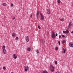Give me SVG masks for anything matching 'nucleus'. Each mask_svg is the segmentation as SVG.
Returning <instances> with one entry per match:
<instances>
[{"mask_svg": "<svg viewBox=\"0 0 73 73\" xmlns=\"http://www.w3.org/2000/svg\"><path fill=\"white\" fill-rule=\"evenodd\" d=\"M50 70L51 72H54V67L52 65H50Z\"/></svg>", "mask_w": 73, "mask_h": 73, "instance_id": "1", "label": "nucleus"}, {"mask_svg": "<svg viewBox=\"0 0 73 73\" xmlns=\"http://www.w3.org/2000/svg\"><path fill=\"white\" fill-rule=\"evenodd\" d=\"M40 15L41 16L40 19L41 20L43 21V20H44V16H43V15H42V14L41 13H40Z\"/></svg>", "mask_w": 73, "mask_h": 73, "instance_id": "2", "label": "nucleus"}, {"mask_svg": "<svg viewBox=\"0 0 73 73\" xmlns=\"http://www.w3.org/2000/svg\"><path fill=\"white\" fill-rule=\"evenodd\" d=\"M25 71L26 72H27L28 70V69H29V67H28V66L27 67H25Z\"/></svg>", "mask_w": 73, "mask_h": 73, "instance_id": "3", "label": "nucleus"}, {"mask_svg": "<svg viewBox=\"0 0 73 73\" xmlns=\"http://www.w3.org/2000/svg\"><path fill=\"white\" fill-rule=\"evenodd\" d=\"M13 57L14 59H16L17 58V55H16V54H14L13 56Z\"/></svg>", "mask_w": 73, "mask_h": 73, "instance_id": "4", "label": "nucleus"}, {"mask_svg": "<svg viewBox=\"0 0 73 73\" xmlns=\"http://www.w3.org/2000/svg\"><path fill=\"white\" fill-rule=\"evenodd\" d=\"M38 15H39V12L38 11H37L36 13V18L38 19Z\"/></svg>", "mask_w": 73, "mask_h": 73, "instance_id": "5", "label": "nucleus"}, {"mask_svg": "<svg viewBox=\"0 0 73 73\" xmlns=\"http://www.w3.org/2000/svg\"><path fill=\"white\" fill-rule=\"evenodd\" d=\"M29 37L28 36H27L26 37V41L27 42H28L29 41Z\"/></svg>", "mask_w": 73, "mask_h": 73, "instance_id": "6", "label": "nucleus"}, {"mask_svg": "<svg viewBox=\"0 0 73 73\" xmlns=\"http://www.w3.org/2000/svg\"><path fill=\"white\" fill-rule=\"evenodd\" d=\"M70 46L71 48L73 47V42H71L70 43Z\"/></svg>", "mask_w": 73, "mask_h": 73, "instance_id": "7", "label": "nucleus"}, {"mask_svg": "<svg viewBox=\"0 0 73 73\" xmlns=\"http://www.w3.org/2000/svg\"><path fill=\"white\" fill-rule=\"evenodd\" d=\"M52 37V38H54L56 37V35L55 34H52L51 36Z\"/></svg>", "mask_w": 73, "mask_h": 73, "instance_id": "8", "label": "nucleus"}, {"mask_svg": "<svg viewBox=\"0 0 73 73\" xmlns=\"http://www.w3.org/2000/svg\"><path fill=\"white\" fill-rule=\"evenodd\" d=\"M69 25L71 27V26H73V23H72L71 22H69Z\"/></svg>", "mask_w": 73, "mask_h": 73, "instance_id": "9", "label": "nucleus"}, {"mask_svg": "<svg viewBox=\"0 0 73 73\" xmlns=\"http://www.w3.org/2000/svg\"><path fill=\"white\" fill-rule=\"evenodd\" d=\"M7 3H4L2 4V5L3 6H7Z\"/></svg>", "mask_w": 73, "mask_h": 73, "instance_id": "10", "label": "nucleus"}, {"mask_svg": "<svg viewBox=\"0 0 73 73\" xmlns=\"http://www.w3.org/2000/svg\"><path fill=\"white\" fill-rule=\"evenodd\" d=\"M47 12L48 14H50V10H47Z\"/></svg>", "mask_w": 73, "mask_h": 73, "instance_id": "11", "label": "nucleus"}, {"mask_svg": "<svg viewBox=\"0 0 73 73\" xmlns=\"http://www.w3.org/2000/svg\"><path fill=\"white\" fill-rule=\"evenodd\" d=\"M3 53L4 54H6V53H7V51L5 49L3 50Z\"/></svg>", "mask_w": 73, "mask_h": 73, "instance_id": "12", "label": "nucleus"}, {"mask_svg": "<svg viewBox=\"0 0 73 73\" xmlns=\"http://www.w3.org/2000/svg\"><path fill=\"white\" fill-rule=\"evenodd\" d=\"M12 35L13 37L16 36V34L14 33H12Z\"/></svg>", "mask_w": 73, "mask_h": 73, "instance_id": "13", "label": "nucleus"}, {"mask_svg": "<svg viewBox=\"0 0 73 73\" xmlns=\"http://www.w3.org/2000/svg\"><path fill=\"white\" fill-rule=\"evenodd\" d=\"M5 46H3L2 47V49L3 50H4L5 49Z\"/></svg>", "mask_w": 73, "mask_h": 73, "instance_id": "14", "label": "nucleus"}, {"mask_svg": "<svg viewBox=\"0 0 73 73\" xmlns=\"http://www.w3.org/2000/svg\"><path fill=\"white\" fill-rule=\"evenodd\" d=\"M71 27V26L68 25V29H70V28Z\"/></svg>", "mask_w": 73, "mask_h": 73, "instance_id": "15", "label": "nucleus"}, {"mask_svg": "<svg viewBox=\"0 0 73 73\" xmlns=\"http://www.w3.org/2000/svg\"><path fill=\"white\" fill-rule=\"evenodd\" d=\"M66 42V41H65V40H63L62 41V44H65V43Z\"/></svg>", "mask_w": 73, "mask_h": 73, "instance_id": "16", "label": "nucleus"}, {"mask_svg": "<svg viewBox=\"0 0 73 73\" xmlns=\"http://www.w3.org/2000/svg\"><path fill=\"white\" fill-rule=\"evenodd\" d=\"M41 41L42 42V43H44V41L43 39H42L41 40Z\"/></svg>", "mask_w": 73, "mask_h": 73, "instance_id": "17", "label": "nucleus"}, {"mask_svg": "<svg viewBox=\"0 0 73 73\" xmlns=\"http://www.w3.org/2000/svg\"><path fill=\"white\" fill-rule=\"evenodd\" d=\"M31 48L29 47L28 48H27V50H28V51H30L31 50Z\"/></svg>", "mask_w": 73, "mask_h": 73, "instance_id": "18", "label": "nucleus"}, {"mask_svg": "<svg viewBox=\"0 0 73 73\" xmlns=\"http://www.w3.org/2000/svg\"><path fill=\"white\" fill-rule=\"evenodd\" d=\"M43 73H48L47 71L46 70L44 71H43Z\"/></svg>", "mask_w": 73, "mask_h": 73, "instance_id": "19", "label": "nucleus"}, {"mask_svg": "<svg viewBox=\"0 0 73 73\" xmlns=\"http://www.w3.org/2000/svg\"><path fill=\"white\" fill-rule=\"evenodd\" d=\"M63 50H64V53H65V51H66V50H65V49H64V48H63Z\"/></svg>", "mask_w": 73, "mask_h": 73, "instance_id": "20", "label": "nucleus"}, {"mask_svg": "<svg viewBox=\"0 0 73 73\" xmlns=\"http://www.w3.org/2000/svg\"><path fill=\"white\" fill-rule=\"evenodd\" d=\"M57 2L58 3H61V1L60 0H58Z\"/></svg>", "mask_w": 73, "mask_h": 73, "instance_id": "21", "label": "nucleus"}, {"mask_svg": "<svg viewBox=\"0 0 73 73\" xmlns=\"http://www.w3.org/2000/svg\"><path fill=\"white\" fill-rule=\"evenodd\" d=\"M66 33H68L69 32V31H68V30H66Z\"/></svg>", "mask_w": 73, "mask_h": 73, "instance_id": "22", "label": "nucleus"}, {"mask_svg": "<svg viewBox=\"0 0 73 73\" xmlns=\"http://www.w3.org/2000/svg\"><path fill=\"white\" fill-rule=\"evenodd\" d=\"M15 40H19V38H18V37H16L15 38Z\"/></svg>", "mask_w": 73, "mask_h": 73, "instance_id": "23", "label": "nucleus"}, {"mask_svg": "<svg viewBox=\"0 0 73 73\" xmlns=\"http://www.w3.org/2000/svg\"><path fill=\"white\" fill-rule=\"evenodd\" d=\"M60 20L61 21H64V18H62L60 19Z\"/></svg>", "mask_w": 73, "mask_h": 73, "instance_id": "24", "label": "nucleus"}, {"mask_svg": "<svg viewBox=\"0 0 73 73\" xmlns=\"http://www.w3.org/2000/svg\"><path fill=\"white\" fill-rule=\"evenodd\" d=\"M56 50H58V47H56L55 48Z\"/></svg>", "mask_w": 73, "mask_h": 73, "instance_id": "25", "label": "nucleus"}, {"mask_svg": "<svg viewBox=\"0 0 73 73\" xmlns=\"http://www.w3.org/2000/svg\"><path fill=\"white\" fill-rule=\"evenodd\" d=\"M54 62L55 64H57V61H55Z\"/></svg>", "mask_w": 73, "mask_h": 73, "instance_id": "26", "label": "nucleus"}, {"mask_svg": "<svg viewBox=\"0 0 73 73\" xmlns=\"http://www.w3.org/2000/svg\"><path fill=\"white\" fill-rule=\"evenodd\" d=\"M38 28H39V29H41V27H40V26H38Z\"/></svg>", "mask_w": 73, "mask_h": 73, "instance_id": "27", "label": "nucleus"}, {"mask_svg": "<svg viewBox=\"0 0 73 73\" xmlns=\"http://www.w3.org/2000/svg\"><path fill=\"white\" fill-rule=\"evenodd\" d=\"M3 69L4 70H5L6 69V68H5V67H3Z\"/></svg>", "mask_w": 73, "mask_h": 73, "instance_id": "28", "label": "nucleus"}, {"mask_svg": "<svg viewBox=\"0 0 73 73\" xmlns=\"http://www.w3.org/2000/svg\"><path fill=\"white\" fill-rule=\"evenodd\" d=\"M52 35H55V34H54V32L52 31Z\"/></svg>", "mask_w": 73, "mask_h": 73, "instance_id": "29", "label": "nucleus"}, {"mask_svg": "<svg viewBox=\"0 0 73 73\" xmlns=\"http://www.w3.org/2000/svg\"><path fill=\"white\" fill-rule=\"evenodd\" d=\"M63 33H65V34H66V31H63Z\"/></svg>", "mask_w": 73, "mask_h": 73, "instance_id": "30", "label": "nucleus"}, {"mask_svg": "<svg viewBox=\"0 0 73 73\" xmlns=\"http://www.w3.org/2000/svg\"><path fill=\"white\" fill-rule=\"evenodd\" d=\"M62 37H65V35H62Z\"/></svg>", "mask_w": 73, "mask_h": 73, "instance_id": "31", "label": "nucleus"}, {"mask_svg": "<svg viewBox=\"0 0 73 73\" xmlns=\"http://www.w3.org/2000/svg\"><path fill=\"white\" fill-rule=\"evenodd\" d=\"M36 52L37 53H39V51H38V50H36Z\"/></svg>", "mask_w": 73, "mask_h": 73, "instance_id": "32", "label": "nucleus"}, {"mask_svg": "<svg viewBox=\"0 0 73 73\" xmlns=\"http://www.w3.org/2000/svg\"><path fill=\"white\" fill-rule=\"evenodd\" d=\"M11 7H13V4L11 3Z\"/></svg>", "mask_w": 73, "mask_h": 73, "instance_id": "33", "label": "nucleus"}, {"mask_svg": "<svg viewBox=\"0 0 73 73\" xmlns=\"http://www.w3.org/2000/svg\"><path fill=\"white\" fill-rule=\"evenodd\" d=\"M58 45H60V41H58Z\"/></svg>", "mask_w": 73, "mask_h": 73, "instance_id": "34", "label": "nucleus"}, {"mask_svg": "<svg viewBox=\"0 0 73 73\" xmlns=\"http://www.w3.org/2000/svg\"><path fill=\"white\" fill-rule=\"evenodd\" d=\"M33 13H32V14H31V17H32V15H33Z\"/></svg>", "mask_w": 73, "mask_h": 73, "instance_id": "35", "label": "nucleus"}, {"mask_svg": "<svg viewBox=\"0 0 73 73\" xmlns=\"http://www.w3.org/2000/svg\"><path fill=\"white\" fill-rule=\"evenodd\" d=\"M59 38H61V35H60L59 36Z\"/></svg>", "mask_w": 73, "mask_h": 73, "instance_id": "36", "label": "nucleus"}, {"mask_svg": "<svg viewBox=\"0 0 73 73\" xmlns=\"http://www.w3.org/2000/svg\"><path fill=\"white\" fill-rule=\"evenodd\" d=\"M15 19H16V18L14 17V18L13 19V20H15Z\"/></svg>", "mask_w": 73, "mask_h": 73, "instance_id": "37", "label": "nucleus"}, {"mask_svg": "<svg viewBox=\"0 0 73 73\" xmlns=\"http://www.w3.org/2000/svg\"><path fill=\"white\" fill-rule=\"evenodd\" d=\"M57 35H58L57 33H56V36H57Z\"/></svg>", "mask_w": 73, "mask_h": 73, "instance_id": "38", "label": "nucleus"}, {"mask_svg": "<svg viewBox=\"0 0 73 73\" xmlns=\"http://www.w3.org/2000/svg\"><path fill=\"white\" fill-rule=\"evenodd\" d=\"M71 33H73V32L72 31L71 32Z\"/></svg>", "mask_w": 73, "mask_h": 73, "instance_id": "39", "label": "nucleus"}, {"mask_svg": "<svg viewBox=\"0 0 73 73\" xmlns=\"http://www.w3.org/2000/svg\"><path fill=\"white\" fill-rule=\"evenodd\" d=\"M72 5L73 6V3H72Z\"/></svg>", "mask_w": 73, "mask_h": 73, "instance_id": "40", "label": "nucleus"}]
</instances>
